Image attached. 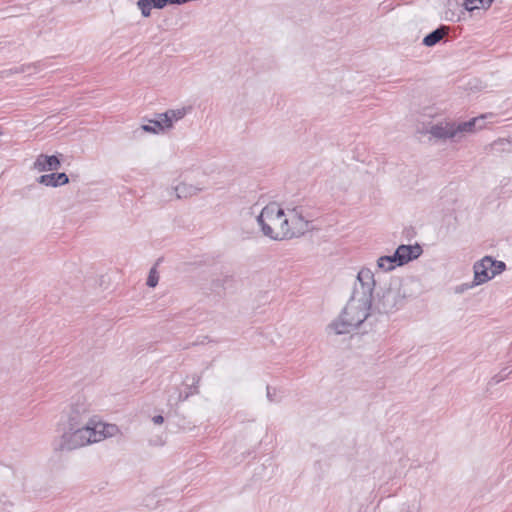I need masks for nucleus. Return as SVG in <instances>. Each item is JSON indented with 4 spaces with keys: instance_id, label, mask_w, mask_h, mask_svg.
<instances>
[{
    "instance_id": "nucleus-1",
    "label": "nucleus",
    "mask_w": 512,
    "mask_h": 512,
    "mask_svg": "<svg viewBox=\"0 0 512 512\" xmlns=\"http://www.w3.org/2000/svg\"><path fill=\"white\" fill-rule=\"evenodd\" d=\"M57 431L52 446L58 453L72 452L121 435L116 424L94 415L92 404L83 397L73 400L64 410Z\"/></svg>"
},
{
    "instance_id": "nucleus-2",
    "label": "nucleus",
    "mask_w": 512,
    "mask_h": 512,
    "mask_svg": "<svg viewBox=\"0 0 512 512\" xmlns=\"http://www.w3.org/2000/svg\"><path fill=\"white\" fill-rule=\"evenodd\" d=\"M374 288V273L370 268H361L353 293L340 316L329 324V332L340 335L358 328L370 316Z\"/></svg>"
},
{
    "instance_id": "nucleus-3",
    "label": "nucleus",
    "mask_w": 512,
    "mask_h": 512,
    "mask_svg": "<svg viewBox=\"0 0 512 512\" xmlns=\"http://www.w3.org/2000/svg\"><path fill=\"white\" fill-rule=\"evenodd\" d=\"M263 235L271 240L282 241L298 237L308 226L302 210L283 207L276 202L267 204L257 217Z\"/></svg>"
},
{
    "instance_id": "nucleus-4",
    "label": "nucleus",
    "mask_w": 512,
    "mask_h": 512,
    "mask_svg": "<svg viewBox=\"0 0 512 512\" xmlns=\"http://www.w3.org/2000/svg\"><path fill=\"white\" fill-rule=\"evenodd\" d=\"M212 170L208 168H196L191 172L181 175V180L172 185L169 194L176 200H187L197 196L209 187L208 176Z\"/></svg>"
},
{
    "instance_id": "nucleus-5",
    "label": "nucleus",
    "mask_w": 512,
    "mask_h": 512,
    "mask_svg": "<svg viewBox=\"0 0 512 512\" xmlns=\"http://www.w3.org/2000/svg\"><path fill=\"white\" fill-rule=\"evenodd\" d=\"M506 269V265L502 261L485 256L473 265V281L472 287L482 285L501 274Z\"/></svg>"
},
{
    "instance_id": "nucleus-6",
    "label": "nucleus",
    "mask_w": 512,
    "mask_h": 512,
    "mask_svg": "<svg viewBox=\"0 0 512 512\" xmlns=\"http://www.w3.org/2000/svg\"><path fill=\"white\" fill-rule=\"evenodd\" d=\"M192 111L191 105L178 106L163 113H156L151 118H144L140 128H171L174 124L185 118Z\"/></svg>"
},
{
    "instance_id": "nucleus-7",
    "label": "nucleus",
    "mask_w": 512,
    "mask_h": 512,
    "mask_svg": "<svg viewBox=\"0 0 512 512\" xmlns=\"http://www.w3.org/2000/svg\"><path fill=\"white\" fill-rule=\"evenodd\" d=\"M404 295L397 283H390L381 288L375 300V309L380 313H390L397 310L403 303Z\"/></svg>"
},
{
    "instance_id": "nucleus-8",
    "label": "nucleus",
    "mask_w": 512,
    "mask_h": 512,
    "mask_svg": "<svg viewBox=\"0 0 512 512\" xmlns=\"http://www.w3.org/2000/svg\"><path fill=\"white\" fill-rule=\"evenodd\" d=\"M460 131L461 130H419V139L432 144H441L457 139Z\"/></svg>"
},
{
    "instance_id": "nucleus-9",
    "label": "nucleus",
    "mask_w": 512,
    "mask_h": 512,
    "mask_svg": "<svg viewBox=\"0 0 512 512\" xmlns=\"http://www.w3.org/2000/svg\"><path fill=\"white\" fill-rule=\"evenodd\" d=\"M422 253L420 245H400L396 251L395 256L400 266L407 264L408 262L417 259Z\"/></svg>"
},
{
    "instance_id": "nucleus-10",
    "label": "nucleus",
    "mask_w": 512,
    "mask_h": 512,
    "mask_svg": "<svg viewBox=\"0 0 512 512\" xmlns=\"http://www.w3.org/2000/svg\"><path fill=\"white\" fill-rule=\"evenodd\" d=\"M497 123L498 117L495 114L485 113L458 124L456 128H484L485 126Z\"/></svg>"
},
{
    "instance_id": "nucleus-11",
    "label": "nucleus",
    "mask_w": 512,
    "mask_h": 512,
    "mask_svg": "<svg viewBox=\"0 0 512 512\" xmlns=\"http://www.w3.org/2000/svg\"><path fill=\"white\" fill-rule=\"evenodd\" d=\"M60 160L56 156L39 155L34 162V168L38 172L54 171L60 167Z\"/></svg>"
},
{
    "instance_id": "nucleus-12",
    "label": "nucleus",
    "mask_w": 512,
    "mask_h": 512,
    "mask_svg": "<svg viewBox=\"0 0 512 512\" xmlns=\"http://www.w3.org/2000/svg\"><path fill=\"white\" fill-rule=\"evenodd\" d=\"M38 182L45 186L58 187L69 182V178L65 173H51L39 177Z\"/></svg>"
},
{
    "instance_id": "nucleus-13",
    "label": "nucleus",
    "mask_w": 512,
    "mask_h": 512,
    "mask_svg": "<svg viewBox=\"0 0 512 512\" xmlns=\"http://www.w3.org/2000/svg\"><path fill=\"white\" fill-rule=\"evenodd\" d=\"M398 266H400V264H398V260L395 254L389 256H381L377 259V268L380 271L389 272Z\"/></svg>"
},
{
    "instance_id": "nucleus-14",
    "label": "nucleus",
    "mask_w": 512,
    "mask_h": 512,
    "mask_svg": "<svg viewBox=\"0 0 512 512\" xmlns=\"http://www.w3.org/2000/svg\"><path fill=\"white\" fill-rule=\"evenodd\" d=\"M493 0H465L464 7L467 11H474L476 9H488Z\"/></svg>"
},
{
    "instance_id": "nucleus-15",
    "label": "nucleus",
    "mask_w": 512,
    "mask_h": 512,
    "mask_svg": "<svg viewBox=\"0 0 512 512\" xmlns=\"http://www.w3.org/2000/svg\"><path fill=\"white\" fill-rule=\"evenodd\" d=\"M445 33L446 32H445L444 28L436 29L424 37L423 44L427 47L434 46L443 38Z\"/></svg>"
},
{
    "instance_id": "nucleus-16",
    "label": "nucleus",
    "mask_w": 512,
    "mask_h": 512,
    "mask_svg": "<svg viewBox=\"0 0 512 512\" xmlns=\"http://www.w3.org/2000/svg\"><path fill=\"white\" fill-rule=\"evenodd\" d=\"M136 6L141 11L143 17L147 18L151 15V11L153 8L148 2V0H138Z\"/></svg>"
},
{
    "instance_id": "nucleus-17",
    "label": "nucleus",
    "mask_w": 512,
    "mask_h": 512,
    "mask_svg": "<svg viewBox=\"0 0 512 512\" xmlns=\"http://www.w3.org/2000/svg\"><path fill=\"white\" fill-rule=\"evenodd\" d=\"M382 170H383L382 163L379 160L375 159L368 163V169L366 170V173H368L370 175H377V174L381 173Z\"/></svg>"
},
{
    "instance_id": "nucleus-18",
    "label": "nucleus",
    "mask_w": 512,
    "mask_h": 512,
    "mask_svg": "<svg viewBox=\"0 0 512 512\" xmlns=\"http://www.w3.org/2000/svg\"><path fill=\"white\" fill-rule=\"evenodd\" d=\"M158 282H159V273H158L156 267H153L149 271L146 284H147V286L154 288L157 286Z\"/></svg>"
},
{
    "instance_id": "nucleus-19",
    "label": "nucleus",
    "mask_w": 512,
    "mask_h": 512,
    "mask_svg": "<svg viewBox=\"0 0 512 512\" xmlns=\"http://www.w3.org/2000/svg\"><path fill=\"white\" fill-rule=\"evenodd\" d=\"M401 512H420V506L417 503L405 505Z\"/></svg>"
},
{
    "instance_id": "nucleus-20",
    "label": "nucleus",
    "mask_w": 512,
    "mask_h": 512,
    "mask_svg": "<svg viewBox=\"0 0 512 512\" xmlns=\"http://www.w3.org/2000/svg\"><path fill=\"white\" fill-rule=\"evenodd\" d=\"M152 8L162 9L166 6V0H148Z\"/></svg>"
},
{
    "instance_id": "nucleus-21",
    "label": "nucleus",
    "mask_w": 512,
    "mask_h": 512,
    "mask_svg": "<svg viewBox=\"0 0 512 512\" xmlns=\"http://www.w3.org/2000/svg\"><path fill=\"white\" fill-rule=\"evenodd\" d=\"M152 421L156 425H161L164 422V418L161 415H156L152 418Z\"/></svg>"
},
{
    "instance_id": "nucleus-22",
    "label": "nucleus",
    "mask_w": 512,
    "mask_h": 512,
    "mask_svg": "<svg viewBox=\"0 0 512 512\" xmlns=\"http://www.w3.org/2000/svg\"><path fill=\"white\" fill-rule=\"evenodd\" d=\"M193 392L191 391L190 394H192ZM189 396V393H186L183 397H181V399H186L187 397Z\"/></svg>"
}]
</instances>
